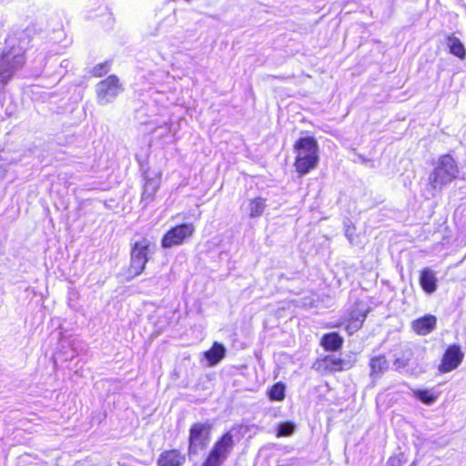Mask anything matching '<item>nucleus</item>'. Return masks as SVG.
<instances>
[{
	"mask_svg": "<svg viewBox=\"0 0 466 466\" xmlns=\"http://www.w3.org/2000/svg\"><path fill=\"white\" fill-rule=\"evenodd\" d=\"M295 158L293 167L299 177H303L314 170L319 162V147L313 136L300 137L294 145Z\"/></svg>",
	"mask_w": 466,
	"mask_h": 466,
	"instance_id": "f257e3e1",
	"label": "nucleus"
},
{
	"mask_svg": "<svg viewBox=\"0 0 466 466\" xmlns=\"http://www.w3.org/2000/svg\"><path fill=\"white\" fill-rule=\"evenodd\" d=\"M459 166L451 154H443L429 177V186L432 189H441L458 178Z\"/></svg>",
	"mask_w": 466,
	"mask_h": 466,
	"instance_id": "f03ea898",
	"label": "nucleus"
},
{
	"mask_svg": "<svg viewBox=\"0 0 466 466\" xmlns=\"http://www.w3.org/2000/svg\"><path fill=\"white\" fill-rule=\"evenodd\" d=\"M370 309L363 301H356L345 313L342 320L332 324H327L328 329L344 327L347 334L351 336L360 330L366 321Z\"/></svg>",
	"mask_w": 466,
	"mask_h": 466,
	"instance_id": "7ed1b4c3",
	"label": "nucleus"
},
{
	"mask_svg": "<svg viewBox=\"0 0 466 466\" xmlns=\"http://www.w3.org/2000/svg\"><path fill=\"white\" fill-rule=\"evenodd\" d=\"M25 63V52L12 46L0 54V92L12 79L16 67Z\"/></svg>",
	"mask_w": 466,
	"mask_h": 466,
	"instance_id": "20e7f679",
	"label": "nucleus"
},
{
	"mask_svg": "<svg viewBox=\"0 0 466 466\" xmlns=\"http://www.w3.org/2000/svg\"><path fill=\"white\" fill-rule=\"evenodd\" d=\"M151 245V241L146 237L132 245L130 262L127 270L129 278L139 276L145 271L149 260L148 252Z\"/></svg>",
	"mask_w": 466,
	"mask_h": 466,
	"instance_id": "39448f33",
	"label": "nucleus"
},
{
	"mask_svg": "<svg viewBox=\"0 0 466 466\" xmlns=\"http://www.w3.org/2000/svg\"><path fill=\"white\" fill-rule=\"evenodd\" d=\"M124 91L123 85L116 75H109L96 86V96L97 103L106 105L112 102Z\"/></svg>",
	"mask_w": 466,
	"mask_h": 466,
	"instance_id": "423d86ee",
	"label": "nucleus"
},
{
	"mask_svg": "<svg viewBox=\"0 0 466 466\" xmlns=\"http://www.w3.org/2000/svg\"><path fill=\"white\" fill-rule=\"evenodd\" d=\"M195 232L192 223H182L169 228L161 238V247L170 248L182 245L190 238Z\"/></svg>",
	"mask_w": 466,
	"mask_h": 466,
	"instance_id": "0eeeda50",
	"label": "nucleus"
},
{
	"mask_svg": "<svg viewBox=\"0 0 466 466\" xmlns=\"http://www.w3.org/2000/svg\"><path fill=\"white\" fill-rule=\"evenodd\" d=\"M234 446L233 437L229 431L224 433L214 444L208 457L206 466H220L227 459Z\"/></svg>",
	"mask_w": 466,
	"mask_h": 466,
	"instance_id": "6e6552de",
	"label": "nucleus"
},
{
	"mask_svg": "<svg viewBox=\"0 0 466 466\" xmlns=\"http://www.w3.org/2000/svg\"><path fill=\"white\" fill-rule=\"evenodd\" d=\"M464 360V352L461 345L452 343L447 346L444 350L440 363L438 365V371L441 374H445L457 370Z\"/></svg>",
	"mask_w": 466,
	"mask_h": 466,
	"instance_id": "1a4fd4ad",
	"label": "nucleus"
},
{
	"mask_svg": "<svg viewBox=\"0 0 466 466\" xmlns=\"http://www.w3.org/2000/svg\"><path fill=\"white\" fill-rule=\"evenodd\" d=\"M315 370L320 373H335L349 370L351 365L344 359L333 354H327L314 362Z\"/></svg>",
	"mask_w": 466,
	"mask_h": 466,
	"instance_id": "9d476101",
	"label": "nucleus"
},
{
	"mask_svg": "<svg viewBox=\"0 0 466 466\" xmlns=\"http://www.w3.org/2000/svg\"><path fill=\"white\" fill-rule=\"evenodd\" d=\"M186 455L179 449L172 448L162 451L157 459V466H183Z\"/></svg>",
	"mask_w": 466,
	"mask_h": 466,
	"instance_id": "9b49d317",
	"label": "nucleus"
},
{
	"mask_svg": "<svg viewBox=\"0 0 466 466\" xmlns=\"http://www.w3.org/2000/svg\"><path fill=\"white\" fill-rule=\"evenodd\" d=\"M412 330L420 336L431 333L437 327V318L432 314H426L411 321Z\"/></svg>",
	"mask_w": 466,
	"mask_h": 466,
	"instance_id": "f8f14e48",
	"label": "nucleus"
},
{
	"mask_svg": "<svg viewBox=\"0 0 466 466\" xmlns=\"http://www.w3.org/2000/svg\"><path fill=\"white\" fill-rule=\"evenodd\" d=\"M438 280L435 273L429 268H424L420 271L419 283L421 289L427 294H432L437 290Z\"/></svg>",
	"mask_w": 466,
	"mask_h": 466,
	"instance_id": "ddd939ff",
	"label": "nucleus"
},
{
	"mask_svg": "<svg viewBox=\"0 0 466 466\" xmlns=\"http://www.w3.org/2000/svg\"><path fill=\"white\" fill-rule=\"evenodd\" d=\"M344 343L343 338L338 332H329L322 335L319 345L326 351H339Z\"/></svg>",
	"mask_w": 466,
	"mask_h": 466,
	"instance_id": "4468645a",
	"label": "nucleus"
},
{
	"mask_svg": "<svg viewBox=\"0 0 466 466\" xmlns=\"http://www.w3.org/2000/svg\"><path fill=\"white\" fill-rule=\"evenodd\" d=\"M369 366L370 377L377 379L389 369V361L384 354H380L370 359Z\"/></svg>",
	"mask_w": 466,
	"mask_h": 466,
	"instance_id": "2eb2a0df",
	"label": "nucleus"
},
{
	"mask_svg": "<svg viewBox=\"0 0 466 466\" xmlns=\"http://www.w3.org/2000/svg\"><path fill=\"white\" fill-rule=\"evenodd\" d=\"M226 357V348L220 342H214L208 350H206V360L208 366L218 364Z\"/></svg>",
	"mask_w": 466,
	"mask_h": 466,
	"instance_id": "dca6fc26",
	"label": "nucleus"
},
{
	"mask_svg": "<svg viewBox=\"0 0 466 466\" xmlns=\"http://www.w3.org/2000/svg\"><path fill=\"white\" fill-rule=\"evenodd\" d=\"M267 207V200L261 197H255L248 201V211L249 218H258L262 216Z\"/></svg>",
	"mask_w": 466,
	"mask_h": 466,
	"instance_id": "f3484780",
	"label": "nucleus"
},
{
	"mask_svg": "<svg viewBox=\"0 0 466 466\" xmlns=\"http://www.w3.org/2000/svg\"><path fill=\"white\" fill-rule=\"evenodd\" d=\"M204 434V425L196 423L190 428L189 432V451H195L199 446L202 445V437Z\"/></svg>",
	"mask_w": 466,
	"mask_h": 466,
	"instance_id": "a211bd4d",
	"label": "nucleus"
},
{
	"mask_svg": "<svg viewBox=\"0 0 466 466\" xmlns=\"http://www.w3.org/2000/svg\"><path fill=\"white\" fill-rule=\"evenodd\" d=\"M413 397L420 400L421 403L426 405H431L434 403L438 397L439 393L434 391L433 390L429 389H418L412 391Z\"/></svg>",
	"mask_w": 466,
	"mask_h": 466,
	"instance_id": "6ab92c4d",
	"label": "nucleus"
},
{
	"mask_svg": "<svg viewBox=\"0 0 466 466\" xmlns=\"http://www.w3.org/2000/svg\"><path fill=\"white\" fill-rule=\"evenodd\" d=\"M267 396L271 401H282L286 397V386L283 382L274 383L267 391Z\"/></svg>",
	"mask_w": 466,
	"mask_h": 466,
	"instance_id": "aec40b11",
	"label": "nucleus"
},
{
	"mask_svg": "<svg viewBox=\"0 0 466 466\" xmlns=\"http://www.w3.org/2000/svg\"><path fill=\"white\" fill-rule=\"evenodd\" d=\"M110 66V61H104L102 63H98L91 68L89 74L92 77H102L109 72Z\"/></svg>",
	"mask_w": 466,
	"mask_h": 466,
	"instance_id": "412c9836",
	"label": "nucleus"
},
{
	"mask_svg": "<svg viewBox=\"0 0 466 466\" xmlns=\"http://www.w3.org/2000/svg\"><path fill=\"white\" fill-rule=\"evenodd\" d=\"M450 52L460 59H464L466 56V49L463 44L457 37H453L451 39Z\"/></svg>",
	"mask_w": 466,
	"mask_h": 466,
	"instance_id": "4be33fe9",
	"label": "nucleus"
},
{
	"mask_svg": "<svg viewBox=\"0 0 466 466\" xmlns=\"http://www.w3.org/2000/svg\"><path fill=\"white\" fill-rule=\"evenodd\" d=\"M295 424L291 421H286L279 424L277 431V437H288L294 433Z\"/></svg>",
	"mask_w": 466,
	"mask_h": 466,
	"instance_id": "5701e85b",
	"label": "nucleus"
},
{
	"mask_svg": "<svg viewBox=\"0 0 466 466\" xmlns=\"http://www.w3.org/2000/svg\"><path fill=\"white\" fill-rule=\"evenodd\" d=\"M406 461L401 455L391 456L388 461V466H402Z\"/></svg>",
	"mask_w": 466,
	"mask_h": 466,
	"instance_id": "b1692460",
	"label": "nucleus"
}]
</instances>
